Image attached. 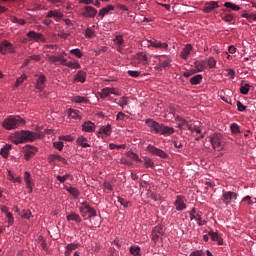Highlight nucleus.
Wrapping results in <instances>:
<instances>
[{
	"label": "nucleus",
	"instance_id": "nucleus-1",
	"mask_svg": "<svg viewBox=\"0 0 256 256\" xmlns=\"http://www.w3.org/2000/svg\"><path fill=\"white\" fill-rule=\"evenodd\" d=\"M39 138V135L35 132L29 130H22L20 132H15L12 136V143L19 145V143H33L36 139Z\"/></svg>",
	"mask_w": 256,
	"mask_h": 256
},
{
	"label": "nucleus",
	"instance_id": "nucleus-2",
	"mask_svg": "<svg viewBox=\"0 0 256 256\" xmlns=\"http://www.w3.org/2000/svg\"><path fill=\"white\" fill-rule=\"evenodd\" d=\"M21 125H25V120H23L19 116L5 118L2 122V127L3 129H6V131H12V129H17L21 127Z\"/></svg>",
	"mask_w": 256,
	"mask_h": 256
},
{
	"label": "nucleus",
	"instance_id": "nucleus-3",
	"mask_svg": "<svg viewBox=\"0 0 256 256\" xmlns=\"http://www.w3.org/2000/svg\"><path fill=\"white\" fill-rule=\"evenodd\" d=\"M210 143L214 151H223V148L225 147V143L223 142V135L219 133H215L210 136Z\"/></svg>",
	"mask_w": 256,
	"mask_h": 256
},
{
	"label": "nucleus",
	"instance_id": "nucleus-4",
	"mask_svg": "<svg viewBox=\"0 0 256 256\" xmlns=\"http://www.w3.org/2000/svg\"><path fill=\"white\" fill-rule=\"evenodd\" d=\"M79 212L82 217H87L91 219V217H97V211L95 208L91 207L89 203L83 202L79 207Z\"/></svg>",
	"mask_w": 256,
	"mask_h": 256
},
{
	"label": "nucleus",
	"instance_id": "nucleus-5",
	"mask_svg": "<svg viewBox=\"0 0 256 256\" xmlns=\"http://www.w3.org/2000/svg\"><path fill=\"white\" fill-rule=\"evenodd\" d=\"M238 194L236 192L228 191L224 192L222 195V201L224 205L227 207L231 205V203H235L237 201Z\"/></svg>",
	"mask_w": 256,
	"mask_h": 256
},
{
	"label": "nucleus",
	"instance_id": "nucleus-6",
	"mask_svg": "<svg viewBox=\"0 0 256 256\" xmlns=\"http://www.w3.org/2000/svg\"><path fill=\"white\" fill-rule=\"evenodd\" d=\"M0 53L2 55H7V53H15V47L11 42L4 40L0 43Z\"/></svg>",
	"mask_w": 256,
	"mask_h": 256
},
{
	"label": "nucleus",
	"instance_id": "nucleus-7",
	"mask_svg": "<svg viewBox=\"0 0 256 256\" xmlns=\"http://www.w3.org/2000/svg\"><path fill=\"white\" fill-rule=\"evenodd\" d=\"M146 151H149V153H152V155H156L157 157H161V159H167L168 155L165 153V151L149 144L146 148Z\"/></svg>",
	"mask_w": 256,
	"mask_h": 256
},
{
	"label": "nucleus",
	"instance_id": "nucleus-8",
	"mask_svg": "<svg viewBox=\"0 0 256 256\" xmlns=\"http://www.w3.org/2000/svg\"><path fill=\"white\" fill-rule=\"evenodd\" d=\"M174 206L176 211H185V209H187V204H185V196L178 195L174 201Z\"/></svg>",
	"mask_w": 256,
	"mask_h": 256
},
{
	"label": "nucleus",
	"instance_id": "nucleus-9",
	"mask_svg": "<svg viewBox=\"0 0 256 256\" xmlns=\"http://www.w3.org/2000/svg\"><path fill=\"white\" fill-rule=\"evenodd\" d=\"M26 35L30 40L36 41V43H45L47 41L45 36L39 32L30 31Z\"/></svg>",
	"mask_w": 256,
	"mask_h": 256
},
{
	"label": "nucleus",
	"instance_id": "nucleus-10",
	"mask_svg": "<svg viewBox=\"0 0 256 256\" xmlns=\"http://www.w3.org/2000/svg\"><path fill=\"white\" fill-rule=\"evenodd\" d=\"M165 233V230L163 229V226H155L152 230V240L157 243L161 237H163Z\"/></svg>",
	"mask_w": 256,
	"mask_h": 256
},
{
	"label": "nucleus",
	"instance_id": "nucleus-11",
	"mask_svg": "<svg viewBox=\"0 0 256 256\" xmlns=\"http://www.w3.org/2000/svg\"><path fill=\"white\" fill-rule=\"evenodd\" d=\"M97 16V9L93 6H86L82 10V17L93 18Z\"/></svg>",
	"mask_w": 256,
	"mask_h": 256
},
{
	"label": "nucleus",
	"instance_id": "nucleus-12",
	"mask_svg": "<svg viewBox=\"0 0 256 256\" xmlns=\"http://www.w3.org/2000/svg\"><path fill=\"white\" fill-rule=\"evenodd\" d=\"M146 125H148V127L150 128V131L160 134L161 127L163 124H159L154 120L148 119V120H146Z\"/></svg>",
	"mask_w": 256,
	"mask_h": 256
},
{
	"label": "nucleus",
	"instance_id": "nucleus-13",
	"mask_svg": "<svg viewBox=\"0 0 256 256\" xmlns=\"http://www.w3.org/2000/svg\"><path fill=\"white\" fill-rule=\"evenodd\" d=\"M37 153V148L32 145H27L24 147V157L26 161H29L31 157H34V155Z\"/></svg>",
	"mask_w": 256,
	"mask_h": 256
},
{
	"label": "nucleus",
	"instance_id": "nucleus-14",
	"mask_svg": "<svg viewBox=\"0 0 256 256\" xmlns=\"http://www.w3.org/2000/svg\"><path fill=\"white\" fill-rule=\"evenodd\" d=\"M24 181L26 183V188H27L28 193H33V186L35 185V183L33 182L31 173H29V172L24 173Z\"/></svg>",
	"mask_w": 256,
	"mask_h": 256
},
{
	"label": "nucleus",
	"instance_id": "nucleus-15",
	"mask_svg": "<svg viewBox=\"0 0 256 256\" xmlns=\"http://www.w3.org/2000/svg\"><path fill=\"white\" fill-rule=\"evenodd\" d=\"M219 2L210 1L205 3L204 8L202 9L203 13H212L215 9H218Z\"/></svg>",
	"mask_w": 256,
	"mask_h": 256
},
{
	"label": "nucleus",
	"instance_id": "nucleus-16",
	"mask_svg": "<svg viewBox=\"0 0 256 256\" xmlns=\"http://www.w3.org/2000/svg\"><path fill=\"white\" fill-rule=\"evenodd\" d=\"M46 83H47V77H45V75L41 74L36 79L35 87H36V89H38V91H43V89H45V84Z\"/></svg>",
	"mask_w": 256,
	"mask_h": 256
},
{
	"label": "nucleus",
	"instance_id": "nucleus-17",
	"mask_svg": "<svg viewBox=\"0 0 256 256\" xmlns=\"http://www.w3.org/2000/svg\"><path fill=\"white\" fill-rule=\"evenodd\" d=\"M194 69H196V73H203V71H205V69H207V61L196 60L194 62Z\"/></svg>",
	"mask_w": 256,
	"mask_h": 256
},
{
	"label": "nucleus",
	"instance_id": "nucleus-18",
	"mask_svg": "<svg viewBox=\"0 0 256 256\" xmlns=\"http://www.w3.org/2000/svg\"><path fill=\"white\" fill-rule=\"evenodd\" d=\"M95 129V123L91 121H86L82 124V131H84V133H95Z\"/></svg>",
	"mask_w": 256,
	"mask_h": 256
},
{
	"label": "nucleus",
	"instance_id": "nucleus-19",
	"mask_svg": "<svg viewBox=\"0 0 256 256\" xmlns=\"http://www.w3.org/2000/svg\"><path fill=\"white\" fill-rule=\"evenodd\" d=\"M87 81V73H85L83 70H79L74 75V83H85Z\"/></svg>",
	"mask_w": 256,
	"mask_h": 256
},
{
	"label": "nucleus",
	"instance_id": "nucleus-20",
	"mask_svg": "<svg viewBox=\"0 0 256 256\" xmlns=\"http://www.w3.org/2000/svg\"><path fill=\"white\" fill-rule=\"evenodd\" d=\"M147 55L145 53H139L137 54L136 58L134 59L135 65H147Z\"/></svg>",
	"mask_w": 256,
	"mask_h": 256
},
{
	"label": "nucleus",
	"instance_id": "nucleus-21",
	"mask_svg": "<svg viewBox=\"0 0 256 256\" xmlns=\"http://www.w3.org/2000/svg\"><path fill=\"white\" fill-rule=\"evenodd\" d=\"M191 51H193V46L191 44H187L181 51L180 57L182 59H189V55H191Z\"/></svg>",
	"mask_w": 256,
	"mask_h": 256
},
{
	"label": "nucleus",
	"instance_id": "nucleus-22",
	"mask_svg": "<svg viewBox=\"0 0 256 256\" xmlns=\"http://www.w3.org/2000/svg\"><path fill=\"white\" fill-rule=\"evenodd\" d=\"M178 121V129H188L189 131H193V126H191L187 120L179 118Z\"/></svg>",
	"mask_w": 256,
	"mask_h": 256
},
{
	"label": "nucleus",
	"instance_id": "nucleus-23",
	"mask_svg": "<svg viewBox=\"0 0 256 256\" xmlns=\"http://www.w3.org/2000/svg\"><path fill=\"white\" fill-rule=\"evenodd\" d=\"M48 161L50 163H54V161H60L61 163H64V165H67V159H65L63 156L57 155V154L50 155L48 157Z\"/></svg>",
	"mask_w": 256,
	"mask_h": 256
},
{
	"label": "nucleus",
	"instance_id": "nucleus-24",
	"mask_svg": "<svg viewBox=\"0 0 256 256\" xmlns=\"http://www.w3.org/2000/svg\"><path fill=\"white\" fill-rule=\"evenodd\" d=\"M175 133V129L173 127L165 126L162 124L160 128V134L159 135H173Z\"/></svg>",
	"mask_w": 256,
	"mask_h": 256
},
{
	"label": "nucleus",
	"instance_id": "nucleus-25",
	"mask_svg": "<svg viewBox=\"0 0 256 256\" xmlns=\"http://www.w3.org/2000/svg\"><path fill=\"white\" fill-rule=\"evenodd\" d=\"M115 10V6L113 5H108L104 8H102L99 13H98V17H101V19H103V17H105V15H109L110 11H114Z\"/></svg>",
	"mask_w": 256,
	"mask_h": 256
},
{
	"label": "nucleus",
	"instance_id": "nucleus-26",
	"mask_svg": "<svg viewBox=\"0 0 256 256\" xmlns=\"http://www.w3.org/2000/svg\"><path fill=\"white\" fill-rule=\"evenodd\" d=\"M150 47H155L156 49H168L169 44L154 40L150 41Z\"/></svg>",
	"mask_w": 256,
	"mask_h": 256
},
{
	"label": "nucleus",
	"instance_id": "nucleus-27",
	"mask_svg": "<svg viewBox=\"0 0 256 256\" xmlns=\"http://www.w3.org/2000/svg\"><path fill=\"white\" fill-rule=\"evenodd\" d=\"M114 43H115V45L118 46V51H120V52L123 49V47H125V40L123 39V36H121V35H117L115 37Z\"/></svg>",
	"mask_w": 256,
	"mask_h": 256
},
{
	"label": "nucleus",
	"instance_id": "nucleus-28",
	"mask_svg": "<svg viewBox=\"0 0 256 256\" xmlns=\"http://www.w3.org/2000/svg\"><path fill=\"white\" fill-rule=\"evenodd\" d=\"M67 221H74L75 223H81V216L75 212H71L66 216Z\"/></svg>",
	"mask_w": 256,
	"mask_h": 256
},
{
	"label": "nucleus",
	"instance_id": "nucleus-29",
	"mask_svg": "<svg viewBox=\"0 0 256 256\" xmlns=\"http://www.w3.org/2000/svg\"><path fill=\"white\" fill-rule=\"evenodd\" d=\"M208 235L213 241H216L218 245H223V238H221L217 232L210 231L208 232Z\"/></svg>",
	"mask_w": 256,
	"mask_h": 256
},
{
	"label": "nucleus",
	"instance_id": "nucleus-30",
	"mask_svg": "<svg viewBox=\"0 0 256 256\" xmlns=\"http://www.w3.org/2000/svg\"><path fill=\"white\" fill-rule=\"evenodd\" d=\"M12 147L13 146L11 144L5 145L3 148H1L0 155H2L4 159H7L9 157V151H11Z\"/></svg>",
	"mask_w": 256,
	"mask_h": 256
},
{
	"label": "nucleus",
	"instance_id": "nucleus-31",
	"mask_svg": "<svg viewBox=\"0 0 256 256\" xmlns=\"http://www.w3.org/2000/svg\"><path fill=\"white\" fill-rule=\"evenodd\" d=\"M65 189L68 191V193H70V195H72V197H74V199H77V197L80 195L79 189L75 187H65Z\"/></svg>",
	"mask_w": 256,
	"mask_h": 256
},
{
	"label": "nucleus",
	"instance_id": "nucleus-32",
	"mask_svg": "<svg viewBox=\"0 0 256 256\" xmlns=\"http://www.w3.org/2000/svg\"><path fill=\"white\" fill-rule=\"evenodd\" d=\"M203 81V75L197 74L194 77L190 78L191 85H199Z\"/></svg>",
	"mask_w": 256,
	"mask_h": 256
},
{
	"label": "nucleus",
	"instance_id": "nucleus-33",
	"mask_svg": "<svg viewBox=\"0 0 256 256\" xmlns=\"http://www.w3.org/2000/svg\"><path fill=\"white\" fill-rule=\"evenodd\" d=\"M48 19H61L63 17V14L61 12H57V11H50L48 12L47 16Z\"/></svg>",
	"mask_w": 256,
	"mask_h": 256
},
{
	"label": "nucleus",
	"instance_id": "nucleus-34",
	"mask_svg": "<svg viewBox=\"0 0 256 256\" xmlns=\"http://www.w3.org/2000/svg\"><path fill=\"white\" fill-rule=\"evenodd\" d=\"M77 144L80 145V147H83V148L91 147V145H89L87 143V138H85L84 136L78 137Z\"/></svg>",
	"mask_w": 256,
	"mask_h": 256
},
{
	"label": "nucleus",
	"instance_id": "nucleus-35",
	"mask_svg": "<svg viewBox=\"0 0 256 256\" xmlns=\"http://www.w3.org/2000/svg\"><path fill=\"white\" fill-rule=\"evenodd\" d=\"M224 7H226V9H231V11H241V7H239L237 4H234L232 2L224 3Z\"/></svg>",
	"mask_w": 256,
	"mask_h": 256
},
{
	"label": "nucleus",
	"instance_id": "nucleus-36",
	"mask_svg": "<svg viewBox=\"0 0 256 256\" xmlns=\"http://www.w3.org/2000/svg\"><path fill=\"white\" fill-rule=\"evenodd\" d=\"M79 247V244H68L66 246L65 256H70L71 252L75 251Z\"/></svg>",
	"mask_w": 256,
	"mask_h": 256
},
{
	"label": "nucleus",
	"instance_id": "nucleus-37",
	"mask_svg": "<svg viewBox=\"0 0 256 256\" xmlns=\"http://www.w3.org/2000/svg\"><path fill=\"white\" fill-rule=\"evenodd\" d=\"M98 133L100 135H111V125L103 126L99 129Z\"/></svg>",
	"mask_w": 256,
	"mask_h": 256
},
{
	"label": "nucleus",
	"instance_id": "nucleus-38",
	"mask_svg": "<svg viewBox=\"0 0 256 256\" xmlns=\"http://www.w3.org/2000/svg\"><path fill=\"white\" fill-rule=\"evenodd\" d=\"M167 67H171V60L160 61L157 69L161 71V69H167Z\"/></svg>",
	"mask_w": 256,
	"mask_h": 256
},
{
	"label": "nucleus",
	"instance_id": "nucleus-39",
	"mask_svg": "<svg viewBox=\"0 0 256 256\" xmlns=\"http://www.w3.org/2000/svg\"><path fill=\"white\" fill-rule=\"evenodd\" d=\"M230 129H231V133H232L233 135H237V133H241V127L238 126L237 123H232V124L230 125Z\"/></svg>",
	"mask_w": 256,
	"mask_h": 256
},
{
	"label": "nucleus",
	"instance_id": "nucleus-40",
	"mask_svg": "<svg viewBox=\"0 0 256 256\" xmlns=\"http://www.w3.org/2000/svg\"><path fill=\"white\" fill-rule=\"evenodd\" d=\"M69 119H79V110L70 109L68 112Z\"/></svg>",
	"mask_w": 256,
	"mask_h": 256
},
{
	"label": "nucleus",
	"instance_id": "nucleus-41",
	"mask_svg": "<svg viewBox=\"0 0 256 256\" xmlns=\"http://www.w3.org/2000/svg\"><path fill=\"white\" fill-rule=\"evenodd\" d=\"M144 166L146 167V169H153V167H155V163L153 162V160L151 158H144Z\"/></svg>",
	"mask_w": 256,
	"mask_h": 256
},
{
	"label": "nucleus",
	"instance_id": "nucleus-42",
	"mask_svg": "<svg viewBox=\"0 0 256 256\" xmlns=\"http://www.w3.org/2000/svg\"><path fill=\"white\" fill-rule=\"evenodd\" d=\"M130 253L134 256H141V248L139 246L130 247Z\"/></svg>",
	"mask_w": 256,
	"mask_h": 256
},
{
	"label": "nucleus",
	"instance_id": "nucleus-43",
	"mask_svg": "<svg viewBox=\"0 0 256 256\" xmlns=\"http://www.w3.org/2000/svg\"><path fill=\"white\" fill-rule=\"evenodd\" d=\"M73 103H87L89 100L83 96H74L72 97Z\"/></svg>",
	"mask_w": 256,
	"mask_h": 256
},
{
	"label": "nucleus",
	"instance_id": "nucleus-44",
	"mask_svg": "<svg viewBox=\"0 0 256 256\" xmlns=\"http://www.w3.org/2000/svg\"><path fill=\"white\" fill-rule=\"evenodd\" d=\"M207 65L209 67V69H215L217 67V60H215V58L210 57L207 60Z\"/></svg>",
	"mask_w": 256,
	"mask_h": 256
},
{
	"label": "nucleus",
	"instance_id": "nucleus-45",
	"mask_svg": "<svg viewBox=\"0 0 256 256\" xmlns=\"http://www.w3.org/2000/svg\"><path fill=\"white\" fill-rule=\"evenodd\" d=\"M249 89H251V85L249 84H244L240 87V93L242 95H248L249 94Z\"/></svg>",
	"mask_w": 256,
	"mask_h": 256
},
{
	"label": "nucleus",
	"instance_id": "nucleus-46",
	"mask_svg": "<svg viewBox=\"0 0 256 256\" xmlns=\"http://www.w3.org/2000/svg\"><path fill=\"white\" fill-rule=\"evenodd\" d=\"M70 69H81V64L78 61H69L68 66Z\"/></svg>",
	"mask_w": 256,
	"mask_h": 256
},
{
	"label": "nucleus",
	"instance_id": "nucleus-47",
	"mask_svg": "<svg viewBox=\"0 0 256 256\" xmlns=\"http://www.w3.org/2000/svg\"><path fill=\"white\" fill-rule=\"evenodd\" d=\"M71 55H75L78 59H81L83 57V52L79 48L70 50Z\"/></svg>",
	"mask_w": 256,
	"mask_h": 256
},
{
	"label": "nucleus",
	"instance_id": "nucleus-48",
	"mask_svg": "<svg viewBox=\"0 0 256 256\" xmlns=\"http://www.w3.org/2000/svg\"><path fill=\"white\" fill-rule=\"evenodd\" d=\"M222 20L225 21V23H233V21H235V17L231 14H226L222 17Z\"/></svg>",
	"mask_w": 256,
	"mask_h": 256
},
{
	"label": "nucleus",
	"instance_id": "nucleus-49",
	"mask_svg": "<svg viewBox=\"0 0 256 256\" xmlns=\"http://www.w3.org/2000/svg\"><path fill=\"white\" fill-rule=\"evenodd\" d=\"M193 219H195V221H198L199 227H203V225L207 223L206 221L203 220V218L201 217V214H197L196 216H194Z\"/></svg>",
	"mask_w": 256,
	"mask_h": 256
},
{
	"label": "nucleus",
	"instance_id": "nucleus-50",
	"mask_svg": "<svg viewBox=\"0 0 256 256\" xmlns=\"http://www.w3.org/2000/svg\"><path fill=\"white\" fill-rule=\"evenodd\" d=\"M71 177V175L69 174H66L64 176H61V175H57L56 176V179L57 181H59L60 183H65V181H67V179H69Z\"/></svg>",
	"mask_w": 256,
	"mask_h": 256
},
{
	"label": "nucleus",
	"instance_id": "nucleus-51",
	"mask_svg": "<svg viewBox=\"0 0 256 256\" xmlns=\"http://www.w3.org/2000/svg\"><path fill=\"white\" fill-rule=\"evenodd\" d=\"M118 202L125 208H127V207H129V205H131V202L127 201L125 198H122V197H118Z\"/></svg>",
	"mask_w": 256,
	"mask_h": 256
},
{
	"label": "nucleus",
	"instance_id": "nucleus-52",
	"mask_svg": "<svg viewBox=\"0 0 256 256\" xmlns=\"http://www.w3.org/2000/svg\"><path fill=\"white\" fill-rule=\"evenodd\" d=\"M117 121H125V119H129L128 115H125L123 112H119L116 116Z\"/></svg>",
	"mask_w": 256,
	"mask_h": 256
},
{
	"label": "nucleus",
	"instance_id": "nucleus-53",
	"mask_svg": "<svg viewBox=\"0 0 256 256\" xmlns=\"http://www.w3.org/2000/svg\"><path fill=\"white\" fill-rule=\"evenodd\" d=\"M25 79H27V75H25V74H23V75H21V77L17 78L15 87H19V85H21L23 83V81H25Z\"/></svg>",
	"mask_w": 256,
	"mask_h": 256
},
{
	"label": "nucleus",
	"instance_id": "nucleus-54",
	"mask_svg": "<svg viewBox=\"0 0 256 256\" xmlns=\"http://www.w3.org/2000/svg\"><path fill=\"white\" fill-rule=\"evenodd\" d=\"M128 157H130V159H133V161H138V163H141V159H139V155L133 152H129Z\"/></svg>",
	"mask_w": 256,
	"mask_h": 256
},
{
	"label": "nucleus",
	"instance_id": "nucleus-55",
	"mask_svg": "<svg viewBox=\"0 0 256 256\" xmlns=\"http://www.w3.org/2000/svg\"><path fill=\"white\" fill-rule=\"evenodd\" d=\"M53 147L55 149H58V151H63L64 145H63V142H61V141L60 142H54Z\"/></svg>",
	"mask_w": 256,
	"mask_h": 256
},
{
	"label": "nucleus",
	"instance_id": "nucleus-56",
	"mask_svg": "<svg viewBox=\"0 0 256 256\" xmlns=\"http://www.w3.org/2000/svg\"><path fill=\"white\" fill-rule=\"evenodd\" d=\"M189 256H205V252L203 250H196L191 252Z\"/></svg>",
	"mask_w": 256,
	"mask_h": 256
},
{
	"label": "nucleus",
	"instance_id": "nucleus-57",
	"mask_svg": "<svg viewBox=\"0 0 256 256\" xmlns=\"http://www.w3.org/2000/svg\"><path fill=\"white\" fill-rule=\"evenodd\" d=\"M236 106H237L238 111H240V112H243V111H245V109H247V107L245 105H243V103H241V101H237Z\"/></svg>",
	"mask_w": 256,
	"mask_h": 256
},
{
	"label": "nucleus",
	"instance_id": "nucleus-58",
	"mask_svg": "<svg viewBox=\"0 0 256 256\" xmlns=\"http://www.w3.org/2000/svg\"><path fill=\"white\" fill-rule=\"evenodd\" d=\"M58 61L60 62V65H63L64 67H68L69 65V62L63 56H59Z\"/></svg>",
	"mask_w": 256,
	"mask_h": 256
},
{
	"label": "nucleus",
	"instance_id": "nucleus-59",
	"mask_svg": "<svg viewBox=\"0 0 256 256\" xmlns=\"http://www.w3.org/2000/svg\"><path fill=\"white\" fill-rule=\"evenodd\" d=\"M109 91H110L109 88L102 89V92L100 93L101 97L102 98L109 97V95H110Z\"/></svg>",
	"mask_w": 256,
	"mask_h": 256
},
{
	"label": "nucleus",
	"instance_id": "nucleus-60",
	"mask_svg": "<svg viewBox=\"0 0 256 256\" xmlns=\"http://www.w3.org/2000/svg\"><path fill=\"white\" fill-rule=\"evenodd\" d=\"M128 75H130V77H139V75H141V72L135 71V70H129Z\"/></svg>",
	"mask_w": 256,
	"mask_h": 256
},
{
	"label": "nucleus",
	"instance_id": "nucleus-61",
	"mask_svg": "<svg viewBox=\"0 0 256 256\" xmlns=\"http://www.w3.org/2000/svg\"><path fill=\"white\" fill-rule=\"evenodd\" d=\"M48 60L51 61V63H57L59 62V56H51V55H47Z\"/></svg>",
	"mask_w": 256,
	"mask_h": 256
},
{
	"label": "nucleus",
	"instance_id": "nucleus-62",
	"mask_svg": "<svg viewBox=\"0 0 256 256\" xmlns=\"http://www.w3.org/2000/svg\"><path fill=\"white\" fill-rule=\"evenodd\" d=\"M247 203L248 205H253V200H251V196H246L242 199V203Z\"/></svg>",
	"mask_w": 256,
	"mask_h": 256
},
{
	"label": "nucleus",
	"instance_id": "nucleus-63",
	"mask_svg": "<svg viewBox=\"0 0 256 256\" xmlns=\"http://www.w3.org/2000/svg\"><path fill=\"white\" fill-rule=\"evenodd\" d=\"M59 139L60 141H73V136L71 135L60 136Z\"/></svg>",
	"mask_w": 256,
	"mask_h": 256
},
{
	"label": "nucleus",
	"instance_id": "nucleus-64",
	"mask_svg": "<svg viewBox=\"0 0 256 256\" xmlns=\"http://www.w3.org/2000/svg\"><path fill=\"white\" fill-rule=\"evenodd\" d=\"M127 104H128L127 97L120 98V100H119V106L120 107H124Z\"/></svg>",
	"mask_w": 256,
	"mask_h": 256
}]
</instances>
